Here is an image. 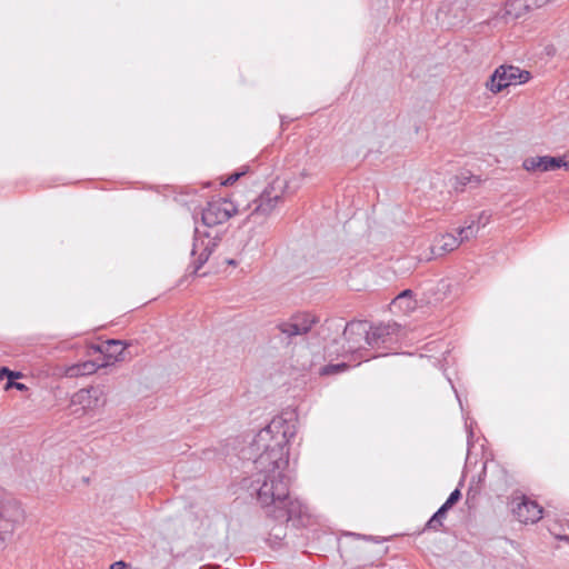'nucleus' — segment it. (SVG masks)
I'll return each instance as SVG.
<instances>
[{
	"label": "nucleus",
	"instance_id": "nucleus-1",
	"mask_svg": "<svg viewBox=\"0 0 569 569\" xmlns=\"http://www.w3.org/2000/svg\"><path fill=\"white\" fill-rule=\"evenodd\" d=\"M257 470L252 488L260 506L277 519L290 520L302 512V505L290 496L286 469Z\"/></svg>",
	"mask_w": 569,
	"mask_h": 569
},
{
	"label": "nucleus",
	"instance_id": "nucleus-2",
	"mask_svg": "<svg viewBox=\"0 0 569 569\" xmlns=\"http://www.w3.org/2000/svg\"><path fill=\"white\" fill-rule=\"evenodd\" d=\"M296 435V425L281 417L273 418L262 428L252 441V451L257 453L254 460L257 470H271L270 468L287 469L288 443Z\"/></svg>",
	"mask_w": 569,
	"mask_h": 569
},
{
	"label": "nucleus",
	"instance_id": "nucleus-3",
	"mask_svg": "<svg viewBox=\"0 0 569 569\" xmlns=\"http://www.w3.org/2000/svg\"><path fill=\"white\" fill-rule=\"evenodd\" d=\"M286 188H288L286 181L277 179L257 199L246 208H241V210H243V212L249 210V217H252L254 222H262L273 212L278 203L282 200Z\"/></svg>",
	"mask_w": 569,
	"mask_h": 569
},
{
	"label": "nucleus",
	"instance_id": "nucleus-4",
	"mask_svg": "<svg viewBox=\"0 0 569 569\" xmlns=\"http://www.w3.org/2000/svg\"><path fill=\"white\" fill-rule=\"evenodd\" d=\"M24 520L21 505L0 489V541H8Z\"/></svg>",
	"mask_w": 569,
	"mask_h": 569
},
{
	"label": "nucleus",
	"instance_id": "nucleus-5",
	"mask_svg": "<svg viewBox=\"0 0 569 569\" xmlns=\"http://www.w3.org/2000/svg\"><path fill=\"white\" fill-rule=\"evenodd\" d=\"M237 213H243L239 202L219 199L207 204L202 211L201 219L204 227L211 228L226 222Z\"/></svg>",
	"mask_w": 569,
	"mask_h": 569
},
{
	"label": "nucleus",
	"instance_id": "nucleus-6",
	"mask_svg": "<svg viewBox=\"0 0 569 569\" xmlns=\"http://www.w3.org/2000/svg\"><path fill=\"white\" fill-rule=\"evenodd\" d=\"M529 79L530 73L528 71L513 66H501L496 69L493 74L487 81V88L491 92L497 93L509 86L525 83Z\"/></svg>",
	"mask_w": 569,
	"mask_h": 569
},
{
	"label": "nucleus",
	"instance_id": "nucleus-7",
	"mask_svg": "<svg viewBox=\"0 0 569 569\" xmlns=\"http://www.w3.org/2000/svg\"><path fill=\"white\" fill-rule=\"evenodd\" d=\"M218 233L196 228L191 256L194 258V272L209 259L219 242Z\"/></svg>",
	"mask_w": 569,
	"mask_h": 569
},
{
	"label": "nucleus",
	"instance_id": "nucleus-8",
	"mask_svg": "<svg viewBox=\"0 0 569 569\" xmlns=\"http://www.w3.org/2000/svg\"><path fill=\"white\" fill-rule=\"evenodd\" d=\"M107 402L104 391L100 387L83 388L71 397V406H80L83 411L102 408Z\"/></svg>",
	"mask_w": 569,
	"mask_h": 569
},
{
	"label": "nucleus",
	"instance_id": "nucleus-9",
	"mask_svg": "<svg viewBox=\"0 0 569 569\" xmlns=\"http://www.w3.org/2000/svg\"><path fill=\"white\" fill-rule=\"evenodd\" d=\"M522 168L531 173L555 171L560 168L569 171V161L562 157L536 156L526 158Z\"/></svg>",
	"mask_w": 569,
	"mask_h": 569
},
{
	"label": "nucleus",
	"instance_id": "nucleus-10",
	"mask_svg": "<svg viewBox=\"0 0 569 569\" xmlns=\"http://www.w3.org/2000/svg\"><path fill=\"white\" fill-rule=\"evenodd\" d=\"M317 322L318 319L313 315L301 313L291 317L288 321L281 322L278 328L283 335L295 337L306 335Z\"/></svg>",
	"mask_w": 569,
	"mask_h": 569
},
{
	"label": "nucleus",
	"instance_id": "nucleus-11",
	"mask_svg": "<svg viewBox=\"0 0 569 569\" xmlns=\"http://www.w3.org/2000/svg\"><path fill=\"white\" fill-rule=\"evenodd\" d=\"M343 337L348 342L347 351H355L367 347L368 337V322L367 321H351L345 330Z\"/></svg>",
	"mask_w": 569,
	"mask_h": 569
},
{
	"label": "nucleus",
	"instance_id": "nucleus-12",
	"mask_svg": "<svg viewBox=\"0 0 569 569\" xmlns=\"http://www.w3.org/2000/svg\"><path fill=\"white\" fill-rule=\"evenodd\" d=\"M512 503L516 505L512 511L522 523H535L542 517V508L536 501L519 497L515 498Z\"/></svg>",
	"mask_w": 569,
	"mask_h": 569
},
{
	"label": "nucleus",
	"instance_id": "nucleus-13",
	"mask_svg": "<svg viewBox=\"0 0 569 569\" xmlns=\"http://www.w3.org/2000/svg\"><path fill=\"white\" fill-rule=\"evenodd\" d=\"M399 327L397 323H380L377 326H370L368 323V348H379L391 341L392 336L397 335Z\"/></svg>",
	"mask_w": 569,
	"mask_h": 569
},
{
	"label": "nucleus",
	"instance_id": "nucleus-14",
	"mask_svg": "<svg viewBox=\"0 0 569 569\" xmlns=\"http://www.w3.org/2000/svg\"><path fill=\"white\" fill-rule=\"evenodd\" d=\"M460 246L458 237L452 233L440 234L435 238L430 247V256L423 257L425 260L441 257L457 249Z\"/></svg>",
	"mask_w": 569,
	"mask_h": 569
},
{
	"label": "nucleus",
	"instance_id": "nucleus-15",
	"mask_svg": "<svg viewBox=\"0 0 569 569\" xmlns=\"http://www.w3.org/2000/svg\"><path fill=\"white\" fill-rule=\"evenodd\" d=\"M126 349V346L120 340H108L102 346L97 348L98 351L104 355V362L101 366H109L116 361H122V353Z\"/></svg>",
	"mask_w": 569,
	"mask_h": 569
},
{
	"label": "nucleus",
	"instance_id": "nucleus-16",
	"mask_svg": "<svg viewBox=\"0 0 569 569\" xmlns=\"http://www.w3.org/2000/svg\"><path fill=\"white\" fill-rule=\"evenodd\" d=\"M101 367V363L99 365L94 361H84L67 367L63 375L69 378L88 376L94 373Z\"/></svg>",
	"mask_w": 569,
	"mask_h": 569
},
{
	"label": "nucleus",
	"instance_id": "nucleus-17",
	"mask_svg": "<svg viewBox=\"0 0 569 569\" xmlns=\"http://www.w3.org/2000/svg\"><path fill=\"white\" fill-rule=\"evenodd\" d=\"M550 0H509L508 7L515 9H529L530 7H541Z\"/></svg>",
	"mask_w": 569,
	"mask_h": 569
},
{
	"label": "nucleus",
	"instance_id": "nucleus-18",
	"mask_svg": "<svg viewBox=\"0 0 569 569\" xmlns=\"http://www.w3.org/2000/svg\"><path fill=\"white\" fill-rule=\"evenodd\" d=\"M478 230H479V227L476 226V222L472 221L470 224L463 227V228H460L459 229V241L460 243H462L463 241H468L470 240L471 238H475L478 233Z\"/></svg>",
	"mask_w": 569,
	"mask_h": 569
},
{
	"label": "nucleus",
	"instance_id": "nucleus-19",
	"mask_svg": "<svg viewBox=\"0 0 569 569\" xmlns=\"http://www.w3.org/2000/svg\"><path fill=\"white\" fill-rule=\"evenodd\" d=\"M411 290H405L400 295H398L393 301L392 305L395 307H401L403 301H408V305L406 306V311H410L415 309V301L411 298Z\"/></svg>",
	"mask_w": 569,
	"mask_h": 569
},
{
	"label": "nucleus",
	"instance_id": "nucleus-20",
	"mask_svg": "<svg viewBox=\"0 0 569 569\" xmlns=\"http://www.w3.org/2000/svg\"><path fill=\"white\" fill-rule=\"evenodd\" d=\"M448 511L447 508L441 506L439 510L432 516V518L428 521L427 526L429 528L436 529L438 526L441 525V519L445 517L446 512Z\"/></svg>",
	"mask_w": 569,
	"mask_h": 569
},
{
	"label": "nucleus",
	"instance_id": "nucleus-21",
	"mask_svg": "<svg viewBox=\"0 0 569 569\" xmlns=\"http://www.w3.org/2000/svg\"><path fill=\"white\" fill-rule=\"evenodd\" d=\"M461 493L459 489L453 490L447 501L442 505L448 510L460 499Z\"/></svg>",
	"mask_w": 569,
	"mask_h": 569
},
{
	"label": "nucleus",
	"instance_id": "nucleus-22",
	"mask_svg": "<svg viewBox=\"0 0 569 569\" xmlns=\"http://www.w3.org/2000/svg\"><path fill=\"white\" fill-rule=\"evenodd\" d=\"M346 367L347 366L345 363L327 366V367L322 368L321 373L322 375L337 373V372L345 370Z\"/></svg>",
	"mask_w": 569,
	"mask_h": 569
},
{
	"label": "nucleus",
	"instance_id": "nucleus-23",
	"mask_svg": "<svg viewBox=\"0 0 569 569\" xmlns=\"http://www.w3.org/2000/svg\"><path fill=\"white\" fill-rule=\"evenodd\" d=\"M3 377H8L9 379L18 378L19 373H14L7 368H1L0 369V379H3Z\"/></svg>",
	"mask_w": 569,
	"mask_h": 569
},
{
	"label": "nucleus",
	"instance_id": "nucleus-24",
	"mask_svg": "<svg viewBox=\"0 0 569 569\" xmlns=\"http://www.w3.org/2000/svg\"><path fill=\"white\" fill-rule=\"evenodd\" d=\"M242 174H244V172H236L233 174H230L226 181L223 182L226 186L228 184H232L233 182H236Z\"/></svg>",
	"mask_w": 569,
	"mask_h": 569
},
{
	"label": "nucleus",
	"instance_id": "nucleus-25",
	"mask_svg": "<svg viewBox=\"0 0 569 569\" xmlns=\"http://www.w3.org/2000/svg\"><path fill=\"white\" fill-rule=\"evenodd\" d=\"M488 222H489V216H487L485 212H482L479 216V219H478V222L476 226L479 227V224H481L482 227H485Z\"/></svg>",
	"mask_w": 569,
	"mask_h": 569
},
{
	"label": "nucleus",
	"instance_id": "nucleus-26",
	"mask_svg": "<svg viewBox=\"0 0 569 569\" xmlns=\"http://www.w3.org/2000/svg\"><path fill=\"white\" fill-rule=\"evenodd\" d=\"M126 566L123 561H116L111 565L110 569H124Z\"/></svg>",
	"mask_w": 569,
	"mask_h": 569
},
{
	"label": "nucleus",
	"instance_id": "nucleus-27",
	"mask_svg": "<svg viewBox=\"0 0 569 569\" xmlns=\"http://www.w3.org/2000/svg\"><path fill=\"white\" fill-rule=\"evenodd\" d=\"M13 386H14L17 389H20V390L24 389V385H23V383H19V382L12 383L11 381H9V382L7 383L6 389H9V388H11V387H13Z\"/></svg>",
	"mask_w": 569,
	"mask_h": 569
},
{
	"label": "nucleus",
	"instance_id": "nucleus-28",
	"mask_svg": "<svg viewBox=\"0 0 569 569\" xmlns=\"http://www.w3.org/2000/svg\"><path fill=\"white\" fill-rule=\"evenodd\" d=\"M559 539H565V540H569V536L567 535H558L556 533L555 531H552Z\"/></svg>",
	"mask_w": 569,
	"mask_h": 569
},
{
	"label": "nucleus",
	"instance_id": "nucleus-29",
	"mask_svg": "<svg viewBox=\"0 0 569 569\" xmlns=\"http://www.w3.org/2000/svg\"><path fill=\"white\" fill-rule=\"evenodd\" d=\"M227 263H228V264H231V266H237V261H236V260H233V259H229V260H227Z\"/></svg>",
	"mask_w": 569,
	"mask_h": 569
},
{
	"label": "nucleus",
	"instance_id": "nucleus-30",
	"mask_svg": "<svg viewBox=\"0 0 569 569\" xmlns=\"http://www.w3.org/2000/svg\"><path fill=\"white\" fill-rule=\"evenodd\" d=\"M408 305V301H403L402 302V306L400 307L401 309H403L406 311V306Z\"/></svg>",
	"mask_w": 569,
	"mask_h": 569
},
{
	"label": "nucleus",
	"instance_id": "nucleus-31",
	"mask_svg": "<svg viewBox=\"0 0 569 569\" xmlns=\"http://www.w3.org/2000/svg\"><path fill=\"white\" fill-rule=\"evenodd\" d=\"M239 247H240L239 248L240 250L244 249V246L242 244V241H240Z\"/></svg>",
	"mask_w": 569,
	"mask_h": 569
}]
</instances>
